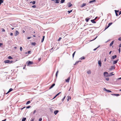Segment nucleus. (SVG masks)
<instances>
[{
	"label": "nucleus",
	"instance_id": "obj_1",
	"mask_svg": "<svg viewBox=\"0 0 121 121\" xmlns=\"http://www.w3.org/2000/svg\"><path fill=\"white\" fill-rule=\"evenodd\" d=\"M115 68V65H113L111 66L110 67V68L109 69V70H113V69H114Z\"/></svg>",
	"mask_w": 121,
	"mask_h": 121
},
{
	"label": "nucleus",
	"instance_id": "obj_2",
	"mask_svg": "<svg viewBox=\"0 0 121 121\" xmlns=\"http://www.w3.org/2000/svg\"><path fill=\"white\" fill-rule=\"evenodd\" d=\"M104 76L106 77L109 76V75L108 74V73L106 72H104Z\"/></svg>",
	"mask_w": 121,
	"mask_h": 121
},
{
	"label": "nucleus",
	"instance_id": "obj_3",
	"mask_svg": "<svg viewBox=\"0 0 121 121\" xmlns=\"http://www.w3.org/2000/svg\"><path fill=\"white\" fill-rule=\"evenodd\" d=\"M13 62L12 61H10L9 60H6L4 61V62L5 63H9L10 62L12 63Z\"/></svg>",
	"mask_w": 121,
	"mask_h": 121
},
{
	"label": "nucleus",
	"instance_id": "obj_4",
	"mask_svg": "<svg viewBox=\"0 0 121 121\" xmlns=\"http://www.w3.org/2000/svg\"><path fill=\"white\" fill-rule=\"evenodd\" d=\"M19 34V32L17 30L16 31L15 33V35L16 36Z\"/></svg>",
	"mask_w": 121,
	"mask_h": 121
},
{
	"label": "nucleus",
	"instance_id": "obj_5",
	"mask_svg": "<svg viewBox=\"0 0 121 121\" xmlns=\"http://www.w3.org/2000/svg\"><path fill=\"white\" fill-rule=\"evenodd\" d=\"M70 79V77H68V78L65 80V81L67 82H69V80Z\"/></svg>",
	"mask_w": 121,
	"mask_h": 121
},
{
	"label": "nucleus",
	"instance_id": "obj_6",
	"mask_svg": "<svg viewBox=\"0 0 121 121\" xmlns=\"http://www.w3.org/2000/svg\"><path fill=\"white\" fill-rule=\"evenodd\" d=\"M118 59L114 61L113 62V64L114 65L117 63V61H118Z\"/></svg>",
	"mask_w": 121,
	"mask_h": 121
},
{
	"label": "nucleus",
	"instance_id": "obj_7",
	"mask_svg": "<svg viewBox=\"0 0 121 121\" xmlns=\"http://www.w3.org/2000/svg\"><path fill=\"white\" fill-rule=\"evenodd\" d=\"M33 62L29 61L27 63L28 65H29L32 64H33Z\"/></svg>",
	"mask_w": 121,
	"mask_h": 121
},
{
	"label": "nucleus",
	"instance_id": "obj_8",
	"mask_svg": "<svg viewBox=\"0 0 121 121\" xmlns=\"http://www.w3.org/2000/svg\"><path fill=\"white\" fill-rule=\"evenodd\" d=\"M98 63L100 67L101 66V63L100 60H99L98 61Z\"/></svg>",
	"mask_w": 121,
	"mask_h": 121
},
{
	"label": "nucleus",
	"instance_id": "obj_9",
	"mask_svg": "<svg viewBox=\"0 0 121 121\" xmlns=\"http://www.w3.org/2000/svg\"><path fill=\"white\" fill-rule=\"evenodd\" d=\"M95 19H94L93 20H91V21L93 23H96V22L95 21Z\"/></svg>",
	"mask_w": 121,
	"mask_h": 121
},
{
	"label": "nucleus",
	"instance_id": "obj_10",
	"mask_svg": "<svg viewBox=\"0 0 121 121\" xmlns=\"http://www.w3.org/2000/svg\"><path fill=\"white\" fill-rule=\"evenodd\" d=\"M55 83H53L50 87L49 88V89H50L52 88L54 86H55Z\"/></svg>",
	"mask_w": 121,
	"mask_h": 121
},
{
	"label": "nucleus",
	"instance_id": "obj_11",
	"mask_svg": "<svg viewBox=\"0 0 121 121\" xmlns=\"http://www.w3.org/2000/svg\"><path fill=\"white\" fill-rule=\"evenodd\" d=\"M87 73L88 74H90L91 73V72L90 70H89L87 71Z\"/></svg>",
	"mask_w": 121,
	"mask_h": 121
},
{
	"label": "nucleus",
	"instance_id": "obj_12",
	"mask_svg": "<svg viewBox=\"0 0 121 121\" xmlns=\"http://www.w3.org/2000/svg\"><path fill=\"white\" fill-rule=\"evenodd\" d=\"M13 90V89L11 88H10L9 90V91H8V92L6 94H7L8 93H9V92H10L11 91H12Z\"/></svg>",
	"mask_w": 121,
	"mask_h": 121
},
{
	"label": "nucleus",
	"instance_id": "obj_13",
	"mask_svg": "<svg viewBox=\"0 0 121 121\" xmlns=\"http://www.w3.org/2000/svg\"><path fill=\"white\" fill-rule=\"evenodd\" d=\"M58 112V111L56 110L54 112V113L56 115Z\"/></svg>",
	"mask_w": 121,
	"mask_h": 121
},
{
	"label": "nucleus",
	"instance_id": "obj_14",
	"mask_svg": "<svg viewBox=\"0 0 121 121\" xmlns=\"http://www.w3.org/2000/svg\"><path fill=\"white\" fill-rule=\"evenodd\" d=\"M117 57L116 55H115L114 56H112V59H114L115 58Z\"/></svg>",
	"mask_w": 121,
	"mask_h": 121
},
{
	"label": "nucleus",
	"instance_id": "obj_15",
	"mask_svg": "<svg viewBox=\"0 0 121 121\" xmlns=\"http://www.w3.org/2000/svg\"><path fill=\"white\" fill-rule=\"evenodd\" d=\"M104 89L105 91H107V92H111V91H110L107 90L105 88H104Z\"/></svg>",
	"mask_w": 121,
	"mask_h": 121
},
{
	"label": "nucleus",
	"instance_id": "obj_16",
	"mask_svg": "<svg viewBox=\"0 0 121 121\" xmlns=\"http://www.w3.org/2000/svg\"><path fill=\"white\" fill-rule=\"evenodd\" d=\"M90 19V18H86L85 19V20L87 22H88L89 20Z\"/></svg>",
	"mask_w": 121,
	"mask_h": 121
},
{
	"label": "nucleus",
	"instance_id": "obj_17",
	"mask_svg": "<svg viewBox=\"0 0 121 121\" xmlns=\"http://www.w3.org/2000/svg\"><path fill=\"white\" fill-rule=\"evenodd\" d=\"M30 3H32L33 4H35L36 3V1H31L30 2Z\"/></svg>",
	"mask_w": 121,
	"mask_h": 121
},
{
	"label": "nucleus",
	"instance_id": "obj_18",
	"mask_svg": "<svg viewBox=\"0 0 121 121\" xmlns=\"http://www.w3.org/2000/svg\"><path fill=\"white\" fill-rule=\"evenodd\" d=\"M81 61L80 60H79L78 61H77L75 62V64H74V65H77L78 62H81Z\"/></svg>",
	"mask_w": 121,
	"mask_h": 121
},
{
	"label": "nucleus",
	"instance_id": "obj_19",
	"mask_svg": "<svg viewBox=\"0 0 121 121\" xmlns=\"http://www.w3.org/2000/svg\"><path fill=\"white\" fill-rule=\"evenodd\" d=\"M86 3H83V4L81 6V7H83L84 6H85L86 5Z\"/></svg>",
	"mask_w": 121,
	"mask_h": 121
},
{
	"label": "nucleus",
	"instance_id": "obj_20",
	"mask_svg": "<svg viewBox=\"0 0 121 121\" xmlns=\"http://www.w3.org/2000/svg\"><path fill=\"white\" fill-rule=\"evenodd\" d=\"M114 43V41H112L111 43H110V46H111Z\"/></svg>",
	"mask_w": 121,
	"mask_h": 121
},
{
	"label": "nucleus",
	"instance_id": "obj_21",
	"mask_svg": "<svg viewBox=\"0 0 121 121\" xmlns=\"http://www.w3.org/2000/svg\"><path fill=\"white\" fill-rule=\"evenodd\" d=\"M26 119V118L24 117L22 119V121H25Z\"/></svg>",
	"mask_w": 121,
	"mask_h": 121
},
{
	"label": "nucleus",
	"instance_id": "obj_22",
	"mask_svg": "<svg viewBox=\"0 0 121 121\" xmlns=\"http://www.w3.org/2000/svg\"><path fill=\"white\" fill-rule=\"evenodd\" d=\"M95 1H96L95 0H92V1H90L89 2V3H92L93 2H95Z\"/></svg>",
	"mask_w": 121,
	"mask_h": 121
},
{
	"label": "nucleus",
	"instance_id": "obj_23",
	"mask_svg": "<svg viewBox=\"0 0 121 121\" xmlns=\"http://www.w3.org/2000/svg\"><path fill=\"white\" fill-rule=\"evenodd\" d=\"M117 11L118 12L119 11H117V10H115V13H116V15L117 16L118 14L117 13Z\"/></svg>",
	"mask_w": 121,
	"mask_h": 121
},
{
	"label": "nucleus",
	"instance_id": "obj_24",
	"mask_svg": "<svg viewBox=\"0 0 121 121\" xmlns=\"http://www.w3.org/2000/svg\"><path fill=\"white\" fill-rule=\"evenodd\" d=\"M44 37H45V36H43V38L41 40V42H43L44 39Z\"/></svg>",
	"mask_w": 121,
	"mask_h": 121
},
{
	"label": "nucleus",
	"instance_id": "obj_25",
	"mask_svg": "<svg viewBox=\"0 0 121 121\" xmlns=\"http://www.w3.org/2000/svg\"><path fill=\"white\" fill-rule=\"evenodd\" d=\"M56 1V3H58L60 1V0H55Z\"/></svg>",
	"mask_w": 121,
	"mask_h": 121
},
{
	"label": "nucleus",
	"instance_id": "obj_26",
	"mask_svg": "<svg viewBox=\"0 0 121 121\" xmlns=\"http://www.w3.org/2000/svg\"><path fill=\"white\" fill-rule=\"evenodd\" d=\"M113 72H112L110 73L109 74V76H111L113 75L114 74H113Z\"/></svg>",
	"mask_w": 121,
	"mask_h": 121
},
{
	"label": "nucleus",
	"instance_id": "obj_27",
	"mask_svg": "<svg viewBox=\"0 0 121 121\" xmlns=\"http://www.w3.org/2000/svg\"><path fill=\"white\" fill-rule=\"evenodd\" d=\"M85 58L83 56L82 57H81L79 59H80L81 60H82L83 59H85Z\"/></svg>",
	"mask_w": 121,
	"mask_h": 121
},
{
	"label": "nucleus",
	"instance_id": "obj_28",
	"mask_svg": "<svg viewBox=\"0 0 121 121\" xmlns=\"http://www.w3.org/2000/svg\"><path fill=\"white\" fill-rule=\"evenodd\" d=\"M112 95H114L115 96H118L119 95V94H112Z\"/></svg>",
	"mask_w": 121,
	"mask_h": 121
},
{
	"label": "nucleus",
	"instance_id": "obj_29",
	"mask_svg": "<svg viewBox=\"0 0 121 121\" xmlns=\"http://www.w3.org/2000/svg\"><path fill=\"white\" fill-rule=\"evenodd\" d=\"M65 1V0H61L60 1V2L61 3H62L64 2Z\"/></svg>",
	"mask_w": 121,
	"mask_h": 121
},
{
	"label": "nucleus",
	"instance_id": "obj_30",
	"mask_svg": "<svg viewBox=\"0 0 121 121\" xmlns=\"http://www.w3.org/2000/svg\"><path fill=\"white\" fill-rule=\"evenodd\" d=\"M30 103V101H27L26 104H29Z\"/></svg>",
	"mask_w": 121,
	"mask_h": 121
},
{
	"label": "nucleus",
	"instance_id": "obj_31",
	"mask_svg": "<svg viewBox=\"0 0 121 121\" xmlns=\"http://www.w3.org/2000/svg\"><path fill=\"white\" fill-rule=\"evenodd\" d=\"M3 1V0H0V5L1 4V3Z\"/></svg>",
	"mask_w": 121,
	"mask_h": 121
},
{
	"label": "nucleus",
	"instance_id": "obj_32",
	"mask_svg": "<svg viewBox=\"0 0 121 121\" xmlns=\"http://www.w3.org/2000/svg\"><path fill=\"white\" fill-rule=\"evenodd\" d=\"M65 96L64 97V98H63L61 100H62V102H63V101H64V99H65Z\"/></svg>",
	"mask_w": 121,
	"mask_h": 121
},
{
	"label": "nucleus",
	"instance_id": "obj_33",
	"mask_svg": "<svg viewBox=\"0 0 121 121\" xmlns=\"http://www.w3.org/2000/svg\"><path fill=\"white\" fill-rule=\"evenodd\" d=\"M8 58L9 59H13V58L10 56H9Z\"/></svg>",
	"mask_w": 121,
	"mask_h": 121
},
{
	"label": "nucleus",
	"instance_id": "obj_34",
	"mask_svg": "<svg viewBox=\"0 0 121 121\" xmlns=\"http://www.w3.org/2000/svg\"><path fill=\"white\" fill-rule=\"evenodd\" d=\"M31 44L32 45H35L36 44V43H32Z\"/></svg>",
	"mask_w": 121,
	"mask_h": 121
},
{
	"label": "nucleus",
	"instance_id": "obj_35",
	"mask_svg": "<svg viewBox=\"0 0 121 121\" xmlns=\"http://www.w3.org/2000/svg\"><path fill=\"white\" fill-rule=\"evenodd\" d=\"M58 71L57 70V71L56 72V76L57 77V76L58 73Z\"/></svg>",
	"mask_w": 121,
	"mask_h": 121
},
{
	"label": "nucleus",
	"instance_id": "obj_36",
	"mask_svg": "<svg viewBox=\"0 0 121 121\" xmlns=\"http://www.w3.org/2000/svg\"><path fill=\"white\" fill-rule=\"evenodd\" d=\"M76 52V51H75L73 53V55H72V56H73V57L74 56V54H75V53Z\"/></svg>",
	"mask_w": 121,
	"mask_h": 121
},
{
	"label": "nucleus",
	"instance_id": "obj_37",
	"mask_svg": "<svg viewBox=\"0 0 121 121\" xmlns=\"http://www.w3.org/2000/svg\"><path fill=\"white\" fill-rule=\"evenodd\" d=\"M22 47H20V49L21 51H22Z\"/></svg>",
	"mask_w": 121,
	"mask_h": 121
},
{
	"label": "nucleus",
	"instance_id": "obj_38",
	"mask_svg": "<svg viewBox=\"0 0 121 121\" xmlns=\"http://www.w3.org/2000/svg\"><path fill=\"white\" fill-rule=\"evenodd\" d=\"M68 98L67 99V100H68V101L69 100V98L70 99H71V97L69 96H68Z\"/></svg>",
	"mask_w": 121,
	"mask_h": 121
},
{
	"label": "nucleus",
	"instance_id": "obj_39",
	"mask_svg": "<svg viewBox=\"0 0 121 121\" xmlns=\"http://www.w3.org/2000/svg\"><path fill=\"white\" fill-rule=\"evenodd\" d=\"M36 7V6L35 5H34L32 6V7L33 8H35Z\"/></svg>",
	"mask_w": 121,
	"mask_h": 121
},
{
	"label": "nucleus",
	"instance_id": "obj_40",
	"mask_svg": "<svg viewBox=\"0 0 121 121\" xmlns=\"http://www.w3.org/2000/svg\"><path fill=\"white\" fill-rule=\"evenodd\" d=\"M72 11V10H71L70 11H68V12L69 13H70Z\"/></svg>",
	"mask_w": 121,
	"mask_h": 121
},
{
	"label": "nucleus",
	"instance_id": "obj_41",
	"mask_svg": "<svg viewBox=\"0 0 121 121\" xmlns=\"http://www.w3.org/2000/svg\"><path fill=\"white\" fill-rule=\"evenodd\" d=\"M100 47V46H99L98 47H97V48H95V49H94V51H95V50H96L98 48H99V47Z\"/></svg>",
	"mask_w": 121,
	"mask_h": 121
},
{
	"label": "nucleus",
	"instance_id": "obj_42",
	"mask_svg": "<svg viewBox=\"0 0 121 121\" xmlns=\"http://www.w3.org/2000/svg\"><path fill=\"white\" fill-rule=\"evenodd\" d=\"M61 93V92H59V93H57L56 95V96H58V95H59V94L60 93Z\"/></svg>",
	"mask_w": 121,
	"mask_h": 121
},
{
	"label": "nucleus",
	"instance_id": "obj_43",
	"mask_svg": "<svg viewBox=\"0 0 121 121\" xmlns=\"http://www.w3.org/2000/svg\"><path fill=\"white\" fill-rule=\"evenodd\" d=\"M112 22L108 24V25H109V26H110L112 24Z\"/></svg>",
	"mask_w": 121,
	"mask_h": 121
},
{
	"label": "nucleus",
	"instance_id": "obj_44",
	"mask_svg": "<svg viewBox=\"0 0 121 121\" xmlns=\"http://www.w3.org/2000/svg\"><path fill=\"white\" fill-rule=\"evenodd\" d=\"M105 79L107 81H108L109 80V78H106Z\"/></svg>",
	"mask_w": 121,
	"mask_h": 121
},
{
	"label": "nucleus",
	"instance_id": "obj_45",
	"mask_svg": "<svg viewBox=\"0 0 121 121\" xmlns=\"http://www.w3.org/2000/svg\"><path fill=\"white\" fill-rule=\"evenodd\" d=\"M31 107V106H28L26 108H30Z\"/></svg>",
	"mask_w": 121,
	"mask_h": 121
},
{
	"label": "nucleus",
	"instance_id": "obj_46",
	"mask_svg": "<svg viewBox=\"0 0 121 121\" xmlns=\"http://www.w3.org/2000/svg\"><path fill=\"white\" fill-rule=\"evenodd\" d=\"M61 39V38H60V37L59 38V39L58 40V41H60Z\"/></svg>",
	"mask_w": 121,
	"mask_h": 121
},
{
	"label": "nucleus",
	"instance_id": "obj_47",
	"mask_svg": "<svg viewBox=\"0 0 121 121\" xmlns=\"http://www.w3.org/2000/svg\"><path fill=\"white\" fill-rule=\"evenodd\" d=\"M31 37H28L27 38V39H30L31 38Z\"/></svg>",
	"mask_w": 121,
	"mask_h": 121
},
{
	"label": "nucleus",
	"instance_id": "obj_48",
	"mask_svg": "<svg viewBox=\"0 0 121 121\" xmlns=\"http://www.w3.org/2000/svg\"><path fill=\"white\" fill-rule=\"evenodd\" d=\"M3 45V44L1 43H0V47H1V46Z\"/></svg>",
	"mask_w": 121,
	"mask_h": 121
},
{
	"label": "nucleus",
	"instance_id": "obj_49",
	"mask_svg": "<svg viewBox=\"0 0 121 121\" xmlns=\"http://www.w3.org/2000/svg\"><path fill=\"white\" fill-rule=\"evenodd\" d=\"M72 4H70L68 6V7H70L71 6H72Z\"/></svg>",
	"mask_w": 121,
	"mask_h": 121
},
{
	"label": "nucleus",
	"instance_id": "obj_50",
	"mask_svg": "<svg viewBox=\"0 0 121 121\" xmlns=\"http://www.w3.org/2000/svg\"><path fill=\"white\" fill-rule=\"evenodd\" d=\"M42 120V118H40L39 119V121H41Z\"/></svg>",
	"mask_w": 121,
	"mask_h": 121
},
{
	"label": "nucleus",
	"instance_id": "obj_51",
	"mask_svg": "<svg viewBox=\"0 0 121 121\" xmlns=\"http://www.w3.org/2000/svg\"><path fill=\"white\" fill-rule=\"evenodd\" d=\"M13 35V33H10V35L11 36Z\"/></svg>",
	"mask_w": 121,
	"mask_h": 121
},
{
	"label": "nucleus",
	"instance_id": "obj_52",
	"mask_svg": "<svg viewBox=\"0 0 121 121\" xmlns=\"http://www.w3.org/2000/svg\"><path fill=\"white\" fill-rule=\"evenodd\" d=\"M2 32H5V30L4 29H2Z\"/></svg>",
	"mask_w": 121,
	"mask_h": 121
},
{
	"label": "nucleus",
	"instance_id": "obj_53",
	"mask_svg": "<svg viewBox=\"0 0 121 121\" xmlns=\"http://www.w3.org/2000/svg\"><path fill=\"white\" fill-rule=\"evenodd\" d=\"M118 39L119 40L121 41V38H119Z\"/></svg>",
	"mask_w": 121,
	"mask_h": 121
},
{
	"label": "nucleus",
	"instance_id": "obj_54",
	"mask_svg": "<svg viewBox=\"0 0 121 121\" xmlns=\"http://www.w3.org/2000/svg\"><path fill=\"white\" fill-rule=\"evenodd\" d=\"M36 112V110H34L33 112L34 114H35Z\"/></svg>",
	"mask_w": 121,
	"mask_h": 121
},
{
	"label": "nucleus",
	"instance_id": "obj_55",
	"mask_svg": "<svg viewBox=\"0 0 121 121\" xmlns=\"http://www.w3.org/2000/svg\"><path fill=\"white\" fill-rule=\"evenodd\" d=\"M120 49H121L120 48H119V49H118L119 52V53L120 52Z\"/></svg>",
	"mask_w": 121,
	"mask_h": 121
},
{
	"label": "nucleus",
	"instance_id": "obj_56",
	"mask_svg": "<svg viewBox=\"0 0 121 121\" xmlns=\"http://www.w3.org/2000/svg\"><path fill=\"white\" fill-rule=\"evenodd\" d=\"M57 96H56V95L54 97V98H53V99H55L56 97Z\"/></svg>",
	"mask_w": 121,
	"mask_h": 121
},
{
	"label": "nucleus",
	"instance_id": "obj_57",
	"mask_svg": "<svg viewBox=\"0 0 121 121\" xmlns=\"http://www.w3.org/2000/svg\"><path fill=\"white\" fill-rule=\"evenodd\" d=\"M31 52L30 51H28V54H29L30 52Z\"/></svg>",
	"mask_w": 121,
	"mask_h": 121
},
{
	"label": "nucleus",
	"instance_id": "obj_58",
	"mask_svg": "<svg viewBox=\"0 0 121 121\" xmlns=\"http://www.w3.org/2000/svg\"><path fill=\"white\" fill-rule=\"evenodd\" d=\"M121 14V11L119 13V15H120Z\"/></svg>",
	"mask_w": 121,
	"mask_h": 121
},
{
	"label": "nucleus",
	"instance_id": "obj_59",
	"mask_svg": "<svg viewBox=\"0 0 121 121\" xmlns=\"http://www.w3.org/2000/svg\"><path fill=\"white\" fill-rule=\"evenodd\" d=\"M41 58H39L38 60L39 61H40L41 60Z\"/></svg>",
	"mask_w": 121,
	"mask_h": 121
},
{
	"label": "nucleus",
	"instance_id": "obj_60",
	"mask_svg": "<svg viewBox=\"0 0 121 121\" xmlns=\"http://www.w3.org/2000/svg\"><path fill=\"white\" fill-rule=\"evenodd\" d=\"M106 58H105V59H104V61H106Z\"/></svg>",
	"mask_w": 121,
	"mask_h": 121
},
{
	"label": "nucleus",
	"instance_id": "obj_61",
	"mask_svg": "<svg viewBox=\"0 0 121 121\" xmlns=\"http://www.w3.org/2000/svg\"><path fill=\"white\" fill-rule=\"evenodd\" d=\"M121 79V77L120 78H118L117 79V80H119V79Z\"/></svg>",
	"mask_w": 121,
	"mask_h": 121
},
{
	"label": "nucleus",
	"instance_id": "obj_62",
	"mask_svg": "<svg viewBox=\"0 0 121 121\" xmlns=\"http://www.w3.org/2000/svg\"><path fill=\"white\" fill-rule=\"evenodd\" d=\"M111 52H112V51H110L109 52V54H110L111 53Z\"/></svg>",
	"mask_w": 121,
	"mask_h": 121
},
{
	"label": "nucleus",
	"instance_id": "obj_63",
	"mask_svg": "<svg viewBox=\"0 0 121 121\" xmlns=\"http://www.w3.org/2000/svg\"><path fill=\"white\" fill-rule=\"evenodd\" d=\"M6 119H4V120H2V121H5L6 120Z\"/></svg>",
	"mask_w": 121,
	"mask_h": 121
},
{
	"label": "nucleus",
	"instance_id": "obj_64",
	"mask_svg": "<svg viewBox=\"0 0 121 121\" xmlns=\"http://www.w3.org/2000/svg\"><path fill=\"white\" fill-rule=\"evenodd\" d=\"M14 48L15 49H16L17 48V47H14Z\"/></svg>",
	"mask_w": 121,
	"mask_h": 121
}]
</instances>
